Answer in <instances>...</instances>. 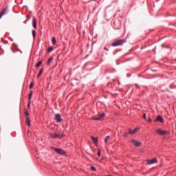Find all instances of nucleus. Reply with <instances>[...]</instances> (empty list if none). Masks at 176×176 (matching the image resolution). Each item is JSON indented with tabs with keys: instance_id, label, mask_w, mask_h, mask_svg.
I'll list each match as a JSON object with an SVG mask.
<instances>
[{
	"instance_id": "1",
	"label": "nucleus",
	"mask_w": 176,
	"mask_h": 176,
	"mask_svg": "<svg viewBox=\"0 0 176 176\" xmlns=\"http://www.w3.org/2000/svg\"><path fill=\"white\" fill-rule=\"evenodd\" d=\"M156 133L159 134V135H168V134H170V132L162 130L161 129H156Z\"/></svg>"
},
{
	"instance_id": "2",
	"label": "nucleus",
	"mask_w": 176,
	"mask_h": 176,
	"mask_svg": "<svg viewBox=\"0 0 176 176\" xmlns=\"http://www.w3.org/2000/svg\"><path fill=\"white\" fill-rule=\"evenodd\" d=\"M55 152L58 153V155H65V151L61 148H52Z\"/></svg>"
},
{
	"instance_id": "3",
	"label": "nucleus",
	"mask_w": 176,
	"mask_h": 176,
	"mask_svg": "<svg viewBox=\"0 0 176 176\" xmlns=\"http://www.w3.org/2000/svg\"><path fill=\"white\" fill-rule=\"evenodd\" d=\"M105 116V113L99 114L98 117H93V120H101Z\"/></svg>"
},
{
	"instance_id": "4",
	"label": "nucleus",
	"mask_w": 176,
	"mask_h": 176,
	"mask_svg": "<svg viewBox=\"0 0 176 176\" xmlns=\"http://www.w3.org/2000/svg\"><path fill=\"white\" fill-rule=\"evenodd\" d=\"M55 120L58 123H60V122H61L63 120V119L61 118V115H60V113H57L55 115Z\"/></svg>"
},
{
	"instance_id": "5",
	"label": "nucleus",
	"mask_w": 176,
	"mask_h": 176,
	"mask_svg": "<svg viewBox=\"0 0 176 176\" xmlns=\"http://www.w3.org/2000/svg\"><path fill=\"white\" fill-rule=\"evenodd\" d=\"M131 142H132V144H133V145H135V146H137V147L141 146V144H142V143L140 142H138V141H137L136 140H134V139H133L131 140Z\"/></svg>"
},
{
	"instance_id": "6",
	"label": "nucleus",
	"mask_w": 176,
	"mask_h": 176,
	"mask_svg": "<svg viewBox=\"0 0 176 176\" xmlns=\"http://www.w3.org/2000/svg\"><path fill=\"white\" fill-rule=\"evenodd\" d=\"M123 43H126V40H118L112 45H123Z\"/></svg>"
},
{
	"instance_id": "7",
	"label": "nucleus",
	"mask_w": 176,
	"mask_h": 176,
	"mask_svg": "<svg viewBox=\"0 0 176 176\" xmlns=\"http://www.w3.org/2000/svg\"><path fill=\"white\" fill-rule=\"evenodd\" d=\"M50 137H51V138H61V135L57 133H50Z\"/></svg>"
},
{
	"instance_id": "8",
	"label": "nucleus",
	"mask_w": 176,
	"mask_h": 176,
	"mask_svg": "<svg viewBox=\"0 0 176 176\" xmlns=\"http://www.w3.org/2000/svg\"><path fill=\"white\" fill-rule=\"evenodd\" d=\"M155 163H157V159L153 158V160H148L147 164H153Z\"/></svg>"
},
{
	"instance_id": "9",
	"label": "nucleus",
	"mask_w": 176,
	"mask_h": 176,
	"mask_svg": "<svg viewBox=\"0 0 176 176\" xmlns=\"http://www.w3.org/2000/svg\"><path fill=\"white\" fill-rule=\"evenodd\" d=\"M8 14V7H6L0 13V19H2L3 16Z\"/></svg>"
},
{
	"instance_id": "10",
	"label": "nucleus",
	"mask_w": 176,
	"mask_h": 176,
	"mask_svg": "<svg viewBox=\"0 0 176 176\" xmlns=\"http://www.w3.org/2000/svg\"><path fill=\"white\" fill-rule=\"evenodd\" d=\"M155 122H160V123H164V120H163V118H162L161 116H157L155 119Z\"/></svg>"
},
{
	"instance_id": "11",
	"label": "nucleus",
	"mask_w": 176,
	"mask_h": 176,
	"mask_svg": "<svg viewBox=\"0 0 176 176\" xmlns=\"http://www.w3.org/2000/svg\"><path fill=\"white\" fill-rule=\"evenodd\" d=\"M140 130V129H138V128H135L134 130H131V129H129V134H131V135H133V134H135V133H137V131H138Z\"/></svg>"
},
{
	"instance_id": "12",
	"label": "nucleus",
	"mask_w": 176,
	"mask_h": 176,
	"mask_svg": "<svg viewBox=\"0 0 176 176\" xmlns=\"http://www.w3.org/2000/svg\"><path fill=\"white\" fill-rule=\"evenodd\" d=\"M32 25L34 28H36V18L33 17Z\"/></svg>"
},
{
	"instance_id": "13",
	"label": "nucleus",
	"mask_w": 176,
	"mask_h": 176,
	"mask_svg": "<svg viewBox=\"0 0 176 176\" xmlns=\"http://www.w3.org/2000/svg\"><path fill=\"white\" fill-rule=\"evenodd\" d=\"M91 138L92 141L95 142V144H97V142H98V138H94V136H91Z\"/></svg>"
},
{
	"instance_id": "14",
	"label": "nucleus",
	"mask_w": 176,
	"mask_h": 176,
	"mask_svg": "<svg viewBox=\"0 0 176 176\" xmlns=\"http://www.w3.org/2000/svg\"><path fill=\"white\" fill-rule=\"evenodd\" d=\"M26 124L27 126H31V121L30 120V118L27 117L26 118Z\"/></svg>"
},
{
	"instance_id": "15",
	"label": "nucleus",
	"mask_w": 176,
	"mask_h": 176,
	"mask_svg": "<svg viewBox=\"0 0 176 176\" xmlns=\"http://www.w3.org/2000/svg\"><path fill=\"white\" fill-rule=\"evenodd\" d=\"M52 61H53V57H50L47 60V65L52 64Z\"/></svg>"
},
{
	"instance_id": "16",
	"label": "nucleus",
	"mask_w": 176,
	"mask_h": 176,
	"mask_svg": "<svg viewBox=\"0 0 176 176\" xmlns=\"http://www.w3.org/2000/svg\"><path fill=\"white\" fill-rule=\"evenodd\" d=\"M42 65V61L38 62V63L36 65V68H39Z\"/></svg>"
},
{
	"instance_id": "17",
	"label": "nucleus",
	"mask_w": 176,
	"mask_h": 176,
	"mask_svg": "<svg viewBox=\"0 0 176 176\" xmlns=\"http://www.w3.org/2000/svg\"><path fill=\"white\" fill-rule=\"evenodd\" d=\"M43 72V69H41L37 76V78H39L41 75H42V73Z\"/></svg>"
},
{
	"instance_id": "18",
	"label": "nucleus",
	"mask_w": 176,
	"mask_h": 176,
	"mask_svg": "<svg viewBox=\"0 0 176 176\" xmlns=\"http://www.w3.org/2000/svg\"><path fill=\"white\" fill-rule=\"evenodd\" d=\"M108 140H109V136H107V137L104 138V142H105V144H108Z\"/></svg>"
},
{
	"instance_id": "19",
	"label": "nucleus",
	"mask_w": 176,
	"mask_h": 176,
	"mask_svg": "<svg viewBox=\"0 0 176 176\" xmlns=\"http://www.w3.org/2000/svg\"><path fill=\"white\" fill-rule=\"evenodd\" d=\"M32 97V91H31L30 94H29V98H28V100L29 101H31V98Z\"/></svg>"
},
{
	"instance_id": "20",
	"label": "nucleus",
	"mask_w": 176,
	"mask_h": 176,
	"mask_svg": "<svg viewBox=\"0 0 176 176\" xmlns=\"http://www.w3.org/2000/svg\"><path fill=\"white\" fill-rule=\"evenodd\" d=\"M32 35L33 38H35V36H36V32L35 30H32Z\"/></svg>"
},
{
	"instance_id": "21",
	"label": "nucleus",
	"mask_w": 176,
	"mask_h": 176,
	"mask_svg": "<svg viewBox=\"0 0 176 176\" xmlns=\"http://www.w3.org/2000/svg\"><path fill=\"white\" fill-rule=\"evenodd\" d=\"M48 53H50V52H53V47H50L47 50Z\"/></svg>"
},
{
	"instance_id": "22",
	"label": "nucleus",
	"mask_w": 176,
	"mask_h": 176,
	"mask_svg": "<svg viewBox=\"0 0 176 176\" xmlns=\"http://www.w3.org/2000/svg\"><path fill=\"white\" fill-rule=\"evenodd\" d=\"M52 43L53 45H56V38L54 37L52 38Z\"/></svg>"
},
{
	"instance_id": "23",
	"label": "nucleus",
	"mask_w": 176,
	"mask_h": 176,
	"mask_svg": "<svg viewBox=\"0 0 176 176\" xmlns=\"http://www.w3.org/2000/svg\"><path fill=\"white\" fill-rule=\"evenodd\" d=\"M34 82H31L30 85V89H32L34 87Z\"/></svg>"
},
{
	"instance_id": "24",
	"label": "nucleus",
	"mask_w": 176,
	"mask_h": 176,
	"mask_svg": "<svg viewBox=\"0 0 176 176\" xmlns=\"http://www.w3.org/2000/svg\"><path fill=\"white\" fill-rule=\"evenodd\" d=\"M97 155L99 157L101 156V150H98Z\"/></svg>"
},
{
	"instance_id": "25",
	"label": "nucleus",
	"mask_w": 176,
	"mask_h": 176,
	"mask_svg": "<svg viewBox=\"0 0 176 176\" xmlns=\"http://www.w3.org/2000/svg\"><path fill=\"white\" fill-rule=\"evenodd\" d=\"M143 119L146 120V113L143 114Z\"/></svg>"
},
{
	"instance_id": "26",
	"label": "nucleus",
	"mask_w": 176,
	"mask_h": 176,
	"mask_svg": "<svg viewBox=\"0 0 176 176\" xmlns=\"http://www.w3.org/2000/svg\"><path fill=\"white\" fill-rule=\"evenodd\" d=\"M25 116H30V113H28V111L25 112Z\"/></svg>"
},
{
	"instance_id": "27",
	"label": "nucleus",
	"mask_w": 176,
	"mask_h": 176,
	"mask_svg": "<svg viewBox=\"0 0 176 176\" xmlns=\"http://www.w3.org/2000/svg\"><path fill=\"white\" fill-rule=\"evenodd\" d=\"M91 169L93 171H96V167H94V166H91Z\"/></svg>"
},
{
	"instance_id": "28",
	"label": "nucleus",
	"mask_w": 176,
	"mask_h": 176,
	"mask_svg": "<svg viewBox=\"0 0 176 176\" xmlns=\"http://www.w3.org/2000/svg\"><path fill=\"white\" fill-rule=\"evenodd\" d=\"M30 106H31V102L29 101V103H28V108H30Z\"/></svg>"
},
{
	"instance_id": "29",
	"label": "nucleus",
	"mask_w": 176,
	"mask_h": 176,
	"mask_svg": "<svg viewBox=\"0 0 176 176\" xmlns=\"http://www.w3.org/2000/svg\"><path fill=\"white\" fill-rule=\"evenodd\" d=\"M128 136V134H127V133H125L124 135H123V137H127Z\"/></svg>"
},
{
	"instance_id": "30",
	"label": "nucleus",
	"mask_w": 176,
	"mask_h": 176,
	"mask_svg": "<svg viewBox=\"0 0 176 176\" xmlns=\"http://www.w3.org/2000/svg\"><path fill=\"white\" fill-rule=\"evenodd\" d=\"M148 122H152V119L148 118Z\"/></svg>"
},
{
	"instance_id": "31",
	"label": "nucleus",
	"mask_w": 176,
	"mask_h": 176,
	"mask_svg": "<svg viewBox=\"0 0 176 176\" xmlns=\"http://www.w3.org/2000/svg\"><path fill=\"white\" fill-rule=\"evenodd\" d=\"M60 137H61V138H63V137H64V135H60Z\"/></svg>"
},
{
	"instance_id": "32",
	"label": "nucleus",
	"mask_w": 176,
	"mask_h": 176,
	"mask_svg": "<svg viewBox=\"0 0 176 176\" xmlns=\"http://www.w3.org/2000/svg\"><path fill=\"white\" fill-rule=\"evenodd\" d=\"M113 46H117L116 45H113Z\"/></svg>"
}]
</instances>
